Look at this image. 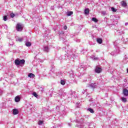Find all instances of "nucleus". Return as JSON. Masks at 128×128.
Masks as SVG:
<instances>
[{"instance_id":"f8f14e48","label":"nucleus","mask_w":128,"mask_h":128,"mask_svg":"<svg viewBox=\"0 0 128 128\" xmlns=\"http://www.w3.org/2000/svg\"><path fill=\"white\" fill-rule=\"evenodd\" d=\"M20 96H16L15 98V102H20Z\"/></svg>"},{"instance_id":"6ab92c4d","label":"nucleus","mask_w":128,"mask_h":128,"mask_svg":"<svg viewBox=\"0 0 128 128\" xmlns=\"http://www.w3.org/2000/svg\"><path fill=\"white\" fill-rule=\"evenodd\" d=\"M91 58H92L94 60H98V58L96 57L95 56H91Z\"/></svg>"},{"instance_id":"b1692460","label":"nucleus","mask_w":128,"mask_h":128,"mask_svg":"<svg viewBox=\"0 0 128 128\" xmlns=\"http://www.w3.org/2000/svg\"><path fill=\"white\" fill-rule=\"evenodd\" d=\"M3 20L4 22H6V20H8V16H4V19Z\"/></svg>"},{"instance_id":"f704fd0d","label":"nucleus","mask_w":128,"mask_h":128,"mask_svg":"<svg viewBox=\"0 0 128 128\" xmlns=\"http://www.w3.org/2000/svg\"><path fill=\"white\" fill-rule=\"evenodd\" d=\"M127 72H128V68L127 69Z\"/></svg>"},{"instance_id":"bb28decb","label":"nucleus","mask_w":128,"mask_h":128,"mask_svg":"<svg viewBox=\"0 0 128 128\" xmlns=\"http://www.w3.org/2000/svg\"><path fill=\"white\" fill-rule=\"evenodd\" d=\"M10 18H14V13H11L10 14Z\"/></svg>"},{"instance_id":"f257e3e1","label":"nucleus","mask_w":128,"mask_h":128,"mask_svg":"<svg viewBox=\"0 0 128 128\" xmlns=\"http://www.w3.org/2000/svg\"><path fill=\"white\" fill-rule=\"evenodd\" d=\"M14 64L16 66H20V64L24 66V64H26V60L24 59L20 60H18V59H16L14 60Z\"/></svg>"},{"instance_id":"412c9836","label":"nucleus","mask_w":128,"mask_h":128,"mask_svg":"<svg viewBox=\"0 0 128 128\" xmlns=\"http://www.w3.org/2000/svg\"><path fill=\"white\" fill-rule=\"evenodd\" d=\"M62 92H64V91H62V90H60L58 92V94L60 96H62Z\"/></svg>"},{"instance_id":"4be33fe9","label":"nucleus","mask_w":128,"mask_h":128,"mask_svg":"<svg viewBox=\"0 0 128 128\" xmlns=\"http://www.w3.org/2000/svg\"><path fill=\"white\" fill-rule=\"evenodd\" d=\"M18 40V42H22V40H24V38H18V40Z\"/></svg>"},{"instance_id":"f03ea898","label":"nucleus","mask_w":128,"mask_h":128,"mask_svg":"<svg viewBox=\"0 0 128 128\" xmlns=\"http://www.w3.org/2000/svg\"><path fill=\"white\" fill-rule=\"evenodd\" d=\"M16 30L18 32H22L24 30V26L20 23H18L16 26Z\"/></svg>"},{"instance_id":"423d86ee","label":"nucleus","mask_w":128,"mask_h":128,"mask_svg":"<svg viewBox=\"0 0 128 128\" xmlns=\"http://www.w3.org/2000/svg\"><path fill=\"white\" fill-rule=\"evenodd\" d=\"M43 50L45 52H50V48L48 46H44L43 48Z\"/></svg>"},{"instance_id":"c9c22d12","label":"nucleus","mask_w":128,"mask_h":128,"mask_svg":"<svg viewBox=\"0 0 128 128\" xmlns=\"http://www.w3.org/2000/svg\"><path fill=\"white\" fill-rule=\"evenodd\" d=\"M42 92H44V89H42Z\"/></svg>"},{"instance_id":"c85d7f7f","label":"nucleus","mask_w":128,"mask_h":128,"mask_svg":"<svg viewBox=\"0 0 128 128\" xmlns=\"http://www.w3.org/2000/svg\"><path fill=\"white\" fill-rule=\"evenodd\" d=\"M64 30H68V26H64Z\"/></svg>"},{"instance_id":"72a5a7b5","label":"nucleus","mask_w":128,"mask_h":128,"mask_svg":"<svg viewBox=\"0 0 128 128\" xmlns=\"http://www.w3.org/2000/svg\"><path fill=\"white\" fill-rule=\"evenodd\" d=\"M111 54H112V56H114V54H112V52L111 53Z\"/></svg>"},{"instance_id":"6e6552de","label":"nucleus","mask_w":128,"mask_h":128,"mask_svg":"<svg viewBox=\"0 0 128 128\" xmlns=\"http://www.w3.org/2000/svg\"><path fill=\"white\" fill-rule=\"evenodd\" d=\"M25 45L26 46L30 48V46H32V43L30 42H26L25 43Z\"/></svg>"},{"instance_id":"9b49d317","label":"nucleus","mask_w":128,"mask_h":128,"mask_svg":"<svg viewBox=\"0 0 128 128\" xmlns=\"http://www.w3.org/2000/svg\"><path fill=\"white\" fill-rule=\"evenodd\" d=\"M18 114V109H14L13 110V114Z\"/></svg>"},{"instance_id":"a19ab883","label":"nucleus","mask_w":128,"mask_h":128,"mask_svg":"<svg viewBox=\"0 0 128 128\" xmlns=\"http://www.w3.org/2000/svg\"><path fill=\"white\" fill-rule=\"evenodd\" d=\"M69 124V126H70V124Z\"/></svg>"},{"instance_id":"4468645a","label":"nucleus","mask_w":128,"mask_h":128,"mask_svg":"<svg viewBox=\"0 0 128 128\" xmlns=\"http://www.w3.org/2000/svg\"><path fill=\"white\" fill-rule=\"evenodd\" d=\"M84 14H90V9L88 8H86L84 10Z\"/></svg>"},{"instance_id":"e433bc0d","label":"nucleus","mask_w":128,"mask_h":128,"mask_svg":"<svg viewBox=\"0 0 128 128\" xmlns=\"http://www.w3.org/2000/svg\"><path fill=\"white\" fill-rule=\"evenodd\" d=\"M76 126H78L76 125Z\"/></svg>"},{"instance_id":"2f4dec72","label":"nucleus","mask_w":128,"mask_h":128,"mask_svg":"<svg viewBox=\"0 0 128 128\" xmlns=\"http://www.w3.org/2000/svg\"><path fill=\"white\" fill-rule=\"evenodd\" d=\"M82 128H86V127L84 126H82Z\"/></svg>"},{"instance_id":"ddd939ff","label":"nucleus","mask_w":128,"mask_h":128,"mask_svg":"<svg viewBox=\"0 0 128 128\" xmlns=\"http://www.w3.org/2000/svg\"><path fill=\"white\" fill-rule=\"evenodd\" d=\"M69 74H70V78H74V71L72 70L70 71Z\"/></svg>"},{"instance_id":"f3484780","label":"nucleus","mask_w":128,"mask_h":128,"mask_svg":"<svg viewBox=\"0 0 128 128\" xmlns=\"http://www.w3.org/2000/svg\"><path fill=\"white\" fill-rule=\"evenodd\" d=\"M92 20L94 22H98V20L96 18H92Z\"/></svg>"},{"instance_id":"39448f33","label":"nucleus","mask_w":128,"mask_h":128,"mask_svg":"<svg viewBox=\"0 0 128 128\" xmlns=\"http://www.w3.org/2000/svg\"><path fill=\"white\" fill-rule=\"evenodd\" d=\"M95 72L97 74H100V72H102V68L99 67H96L95 69Z\"/></svg>"},{"instance_id":"4c0bfd02","label":"nucleus","mask_w":128,"mask_h":128,"mask_svg":"<svg viewBox=\"0 0 128 128\" xmlns=\"http://www.w3.org/2000/svg\"><path fill=\"white\" fill-rule=\"evenodd\" d=\"M82 128H84V127H82Z\"/></svg>"},{"instance_id":"7ed1b4c3","label":"nucleus","mask_w":128,"mask_h":128,"mask_svg":"<svg viewBox=\"0 0 128 128\" xmlns=\"http://www.w3.org/2000/svg\"><path fill=\"white\" fill-rule=\"evenodd\" d=\"M120 4L123 8H126V6H128V4H126V1L121 2Z\"/></svg>"},{"instance_id":"c756f323","label":"nucleus","mask_w":128,"mask_h":128,"mask_svg":"<svg viewBox=\"0 0 128 128\" xmlns=\"http://www.w3.org/2000/svg\"><path fill=\"white\" fill-rule=\"evenodd\" d=\"M51 10H54V6H51Z\"/></svg>"},{"instance_id":"ea45409f","label":"nucleus","mask_w":128,"mask_h":128,"mask_svg":"<svg viewBox=\"0 0 128 128\" xmlns=\"http://www.w3.org/2000/svg\"><path fill=\"white\" fill-rule=\"evenodd\" d=\"M69 124V126H70V124Z\"/></svg>"},{"instance_id":"58836bf2","label":"nucleus","mask_w":128,"mask_h":128,"mask_svg":"<svg viewBox=\"0 0 128 128\" xmlns=\"http://www.w3.org/2000/svg\"><path fill=\"white\" fill-rule=\"evenodd\" d=\"M69 124V126H70V124Z\"/></svg>"},{"instance_id":"a211bd4d","label":"nucleus","mask_w":128,"mask_h":128,"mask_svg":"<svg viewBox=\"0 0 128 128\" xmlns=\"http://www.w3.org/2000/svg\"><path fill=\"white\" fill-rule=\"evenodd\" d=\"M28 78H34V74L32 73H30L28 74Z\"/></svg>"},{"instance_id":"a878e982","label":"nucleus","mask_w":128,"mask_h":128,"mask_svg":"<svg viewBox=\"0 0 128 128\" xmlns=\"http://www.w3.org/2000/svg\"><path fill=\"white\" fill-rule=\"evenodd\" d=\"M111 9H112V12H116V9H115L114 8V7H112Z\"/></svg>"},{"instance_id":"7c9ffc66","label":"nucleus","mask_w":128,"mask_h":128,"mask_svg":"<svg viewBox=\"0 0 128 128\" xmlns=\"http://www.w3.org/2000/svg\"><path fill=\"white\" fill-rule=\"evenodd\" d=\"M128 22L125 23V26H128Z\"/></svg>"},{"instance_id":"2eb2a0df","label":"nucleus","mask_w":128,"mask_h":128,"mask_svg":"<svg viewBox=\"0 0 128 128\" xmlns=\"http://www.w3.org/2000/svg\"><path fill=\"white\" fill-rule=\"evenodd\" d=\"M73 14L74 12L72 11H70L67 12V16H72V14Z\"/></svg>"},{"instance_id":"cd10ccee","label":"nucleus","mask_w":128,"mask_h":128,"mask_svg":"<svg viewBox=\"0 0 128 128\" xmlns=\"http://www.w3.org/2000/svg\"><path fill=\"white\" fill-rule=\"evenodd\" d=\"M64 34V32H60L59 34L60 36H62V34Z\"/></svg>"},{"instance_id":"aec40b11","label":"nucleus","mask_w":128,"mask_h":128,"mask_svg":"<svg viewBox=\"0 0 128 128\" xmlns=\"http://www.w3.org/2000/svg\"><path fill=\"white\" fill-rule=\"evenodd\" d=\"M60 84H62V86H64V84H66V82L64 80H61Z\"/></svg>"},{"instance_id":"1a4fd4ad","label":"nucleus","mask_w":128,"mask_h":128,"mask_svg":"<svg viewBox=\"0 0 128 128\" xmlns=\"http://www.w3.org/2000/svg\"><path fill=\"white\" fill-rule=\"evenodd\" d=\"M120 100H122V102H128L126 98L124 97H122L120 98Z\"/></svg>"},{"instance_id":"20e7f679","label":"nucleus","mask_w":128,"mask_h":128,"mask_svg":"<svg viewBox=\"0 0 128 128\" xmlns=\"http://www.w3.org/2000/svg\"><path fill=\"white\" fill-rule=\"evenodd\" d=\"M123 94L124 96H128V90L126 88H124L123 90Z\"/></svg>"},{"instance_id":"dca6fc26","label":"nucleus","mask_w":128,"mask_h":128,"mask_svg":"<svg viewBox=\"0 0 128 128\" xmlns=\"http://www.w3.org/2000/svg\"><path fill=\"white\" fill-rule=\"evenodd\" d=\"M88 112H91V114H94V110L92 108H88Z\"/></svg>"},{"instance_id":"5701e85b","label":"nucleus","mask_w":128,"mask_h":128,"mask_svg":"<svg viewBox=\"0 0 128 128\" xmlns=\"http://www.w3.org/2000/svg\"><path fill=\"white\" fill-rule=\"evenodd\" d=\"M44 124V122H42V120H39V122H38V124L39 126H41V124Z\"/></svg>"},{"instance_id":"473e14b6","label":"nucleus","mask_w":128,"mask_h":128,"mask_svg":"<svg viewBox=\"0 0 128 128\" xmlns=\"http://www.w3.org/2000/svg\"><path fill=\"white\" fill-rule=\"evenodd\" d=\"M126 79H124V82H126Z\"/></svg>"},{"instance_id":"393cba45","label":"nucleus","mask_w":128,"mask_h":128,"mask_svg":"<svg viewBox=\"0 0 128 128\" xmlns=\"http://www.w3.org/2000/svg\"><path fill=\"white\" fill-rule=\"evenodd\" d=\"M32 95L35 96V98H38V94H36V92H34L32 94Z\"/></svg>"},{"instance_id":"0eeeda50","label":"nucleus","mask_w":128,"mask_h":128,"mask_svg":"<svg viewBox=\"0 0 128 128\" xmlns=\"http://www.w3.org/2000/svg\"><path fill=\"white\" fill-rule=\"evenodd\" d=\"M88 88H96V84H91L88 86Z\"/></svg>"},{"instance_id":"9d476101","label":"nucleus","mask_w":128,"mask_h":128,"mask_svg":"<svg viewBox=\"0 0 128 128\" xmlns=\"http://www.w3.org/2000/svg\"><path fill=\"white\" fill-rule=\"evenodd\" d=\"M97 42L100 44H102V40L100 38H98L97 39Z\"/></svg>"}]
</instances>
